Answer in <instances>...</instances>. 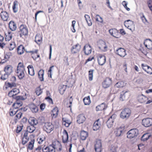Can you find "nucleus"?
I'll return each instance as SVG.
<instances>
[{
  "label": "nucleus",
  "instance_id": "f257e3e1",
  "mask_svg": "<svg viewBox=\"0 0 152 152\" xmlns=\"http://www.w3.org/2000/svg\"><path fill=\"white\" fill-rule=\"evenodd\" d=\"M16 72L19 79H22L24 77L26 70L25 66L23 62H20L18 64Z\"/></svg>",
  "mask_w": 152,
  "mask_h": 152
},
{
  "label": "nucleus",
  "instance_id": "f03ea898",
  "mask_svg": "<svg viewBox=\"0 0 152 152\" xmlns=\"http://www.w3.org/2000/svg\"><path fill=\"white\" fill-rule=\"evenodd\" d=\"M26 94H25V95L18 96L14 98V99L16 100L15 102L12 105V107L16 110L20 107L23 105L22 102L21 100H24L26 99Z\"/></svg>",
  "mask_w": 152,
  "mask_h": 152
},
{
  "label": "nucleus",
  "instance_id": "7ed1b4c3",
  "mask_svg": "<svg viewBox=\"0 0 152 152\" xmlns=\"http://www.w3.org/2000/svg\"><path fill=\"white\" fill-rule=\"evenodd\" d=\"M144 44L146 48L141 47L140 50L142 53L146 55L148 53V50H152V41L150 39H146L144 41Z\"/></svg>",
  "mask_w": 152,
  "mask_h": 152
},
{
  "label": "nucleus",
  "instance_id": "20e7f679",
  "mask_svg": "<svg viewBox=\"0 0 152 152\" xmlns=\"http://www.w3.org/2000/svg\"><path fill=\"white\" fill-rule=\"evenodd\" d=\"M18 34L21 38H23L28 34V29L26 25L22 24L19 27Z\"/></svg>",
  "mask_w": 152,
  "mask_h": 152
},
{
  "label": "nucleus",
  "instance_id": "39448f33",
  "mask_svg": "<svg viewBox=\"0 0 152 152\" xmlns=\"http://www.w3.org/2000/svg\"><path fill=\"white\" fill-rule=\"evenodd\" d=\"M131 113V110L129 108H124L123 110L120 113V117L123 119L128 118L130 116Z\"/></svg>",
  "mask_w": 152,
  "mask_h": 152
},
{
  "label": "nucleus",
  "instance_id": "423d86ee",
  "mask_svg": "<svg viewBox=\"0 0 152 152\" xmlns=\"http://www.w3.org/2000/svg\"><path fill=\"white\" fill-rule=\"evenodd\" d=\"M35 136L33 134H31L29 135L30 141L27 145V151L28 152V150H32L34 147V145L35 142Z\"/></svg>",
  "mask_w": 152,
  "mask_h": 152
},
{
  "label": "nucleus",
  "instance_id": "0eeeda50",
  "mask_svg": "<svg viewBox=\"0 0 152 152\" xmlns=\"http://www.w3.org/2000/svg\"><path fill=\"white\" fill-rule=\"evenodd\" d=\"M112 84V78L109 77H106L102 82V87L104 88H107L109 87Z\"/></svg>",
  "mask_w": 152,
  "mask_h": 152
},
{
  "label": "nucleus",
  "instance_id": "6e6552de",
  "mask_svg": "<svg viewBox=\"0 0 152 152\" xmlns=\"http://www.w3.org/2000/svg\"><path fill=\"white\" fill-rule=\"evenodd\" d=\"M124 25L132 32L134 31L135 25L133 21L129 20H125L124 22Z\"/></svg>",
  "mask_w": 152,
  "mask_h": 152
},
{
  "label": "nucleus",
  "instance_id": "1a4fd4ad",
  "mask_svg": "<svg viewBox=\"0 0 152 152\" xmlns=\"http://www.w3.org/2000/svg\"><path fill=\"white\" fill-rule=\"evenodd\" d=\"M43 129L48 133H50L54 129L53 125L50 122H46L43 126Z\"/></svg>",
  "mask_w": 152,
  "mask_h": 152
},
{
  "label": "nucleus",
  "instance_id": "9d476101",
  "mask_svg": "<svg viewBox=\"0 0 152 152\" xmlns=\"http://www.w3.org/2000/svg\"><path fill=\"white\" fill-rule=\"evenodd\" d=\"M138 133V131L136 129L130 130L127 133V137L132 139L136 137Z\"/></svg>",
  "mask_w": 152,
  "mask_h": 152
},
{
  "label": "nucleus",
  "instance_id": "9b49d317",
  "mask_svg": "<svg viewBox=\"0 0 152 152\" xmlns=\"http://www.w3.org/2000/svg\"><path fill=\"white\" fill-rule=\"evenodd\" d=\"M0 16L1 19L4 21H7L9 18V15L8 13L6 11H4L2 8H0Z\"/></svg>",
  "mask_w": 152,
  "mask_h": 152
},
{
  "label": "nucleus",
  "instance_id": "f8f14e48",
  "mask_svg": "<svg viewBox=\"0 0 152 152\" xmlns=\"http://www.w3.org/2000/svg\"><path fill=\"white\" fill-rule=\"evenodd\" d=\"M54 150L56 149L58 151H61L62 149V147L60 142L57 140L53 141L52 143Z\"/></svg>",
  "mask_w": 152,
  "mask_h": 152
},
{
  "label": "nucleus",
  "instance_id": "ddd939ff",
  "mask_svg": "<svg viewBox=\"0 0 152 152\" xmlns=\"http://www.w3.org/2000/svg\"><path fill=\"white\" fill-rule=\"evenodd\" d=\"M97 45L99 49L102 51L105 52L107 50V46L103 41L99 40L98 42Z\"/></svg>",
  "mask_w": 152,
  "mask_h": 152
},
{
  "label": "nucleus",
  "instance_id": "4468645a",
  "mask_svg": "<svg viewBox=\"0 0 152 152\" xmlns=\"http://www.w3.org/2000/svg\"><path fill=\"white\" fill-rule=\"evenodd\" d=\"M20 93V90L18 89L14 88L10 91L8 93V95L10 97H12L14 99V98L17 96V94Z\"/></svg>",
  "mask_w": 152,
  "mask_h": 152
},
{
  "label": "nucleus",
  "instance_id": "2eb2a0df",
  "mask_svg": "<svg viewBox=\"0 0 152 152\" xmlns=\"http://www.w3.org/2000/svg\"><path fill=\"white\" fill-rule=\"evenodd\" d=\"M115 116L116 115H113L108 119L106 122V124L108 128H110L113 127Z\"/></svg>",
  "mask_w": 152,
  "mask_h": 152
},
{
  "label": "nucleus",
  "instance_id": "dca6fc26",
  "mask_svg": "<svg viewBox=\"0 0 152 152\" xmlns=\"http://www.w3.org/2000/svg\"><path fill=\"white\" fill-rule=\"evenodd\" d=\"M142 124L145 127L150 126L152 124V118H147L143 119L142 121Z\"/></svg>",
  "mask_w": 152,
  "mask_h": 152
},
{
  "label": "nucleus",
  "instance_id": "f3484780",
  "mask_svg": "<svg viewBox=\"0 0 152 152\" xmlns=\"http://www.w3.org/2000/svg\"><path fill=\"white\" fill-rule=\"evenodd\" d=\"M95 150L96 152H101L102 151V145L101 141L100 140H97L94 145Z\"/></svg>",
  "mask_w": 152,
  "mask_h": 152
},
{
  "label": "nucleus",
  "instance_id": "a211bd4d",
  "mask_svg": "<svg viewBox=\"0 0 152 152\" xmlns=\"http://www.w3.org/2000/svg\"><path fill=\"white\" fill-rule=\"evenodd\" d=\"M97 61L99 65H103L106 62L105 56L102 54H99L97 56Z\"/></svg>",
  "mask_w": 152,
  "mask_h": 152
},
{
  "label": "nucleus",
  "instance_id": "6ab92c4d",
  "mask_svg": "<svg viewBox=\"0 0 152 152\" xmlns=\"http://www.w3.org/2000/svg\"><path fill=\"white\" fill-rule=\"evenodd\" d=\"M141 66L142 69L148 74H152V69L148 65L144 64H141Z\"/></svg>",
  "mask_w": 152,
  "mask_h": 152
},
{
  "label": "nucleus",
  "instance_id": "aec40b11",
  "mask_svg": "<svg viewBox=\"0 0 152 152\" xmlns=\"http://www.w3.org/2000/svg\"><path fill=\"white\" fill-rule=\"evenodd\" d=\"M38 50L36 49L34 50L30 51L28 53L30 54L31 57L34 60H36L37 58L40 57L38 53Z\"/></svg>",
  "mask_w": 152,
  "mask_h": 152
},
{
  "label": "nucleus",
  "instance_id": "412c9836",
  "mask_svg": "<svg viewBox=\"0 0 152 152\" xmlns=\"http://www.w3.org/2000/svg\"><path fill=\"white\" fill-rule=\"evenodd\" d=\"M116 53L122 57H124L126 55V50L122 48H119L117 49Z\"/></svg>",
  "mask_w": 152,
  "mask_h": 152
},
{
  "label": "nucleus",
  "instance_id": "4be33fe9",
  "mask_svg": "<svg viewBox=\"0 0 152 152\" xmlns=\"http://www.w3.org/2000/svg\"><path fill=\"white\" fill-rule=\"evenodd\" d=\"M110 34L114 37L119 38L120 37V33L115 28H112L109 31Z\"/></svg>",
  "mask_w": 152,
  "mask_h": 152
},
{
  "label": "nucleus",
  "instance_id": "5701e85b",
  "mask_svg": "<svg viewBox=\"0 0 152 152\" xmlns=\"http://www.w3.org/2000/svg\"><path fill=\"white\" fill-rule=\"evenodd\" d=\"M16 113L17 114L15 116L14 119L11 121L12 124H16L18 122V120L21 118L23 115L22 112L18 111Z\"/></svg>",
  "mask_w": 152,
  "mask_h": 152
},
{
  "label": "nucleus",
  "instance_id": "b1692460",
  "mask_svg": "<svg viewBox=\"0 0 152 152\" xmlns=\"http://www.w3.org/2000/svg\"><path fill=\"white\" fill-rule=\"evenodd\" d=\"M83 50L85 55H88L90 54L92 51V48L88 44L86 45L83 49Z\"/></svg>",
  "mask_w": 152,
  "mask_h": 152
},
{
  "label": "nucleus",
  "instance_id": "393cba45",
  "mask_svg": "<svg viewBox=\"0 0 152 152\" xmlns=\"http://www.w3.org/2000/svg\"><path fill=\"white\" fill-rule=\"evenodd\" d=\"M101 121L99 119L95 121L93 126V129L94 131L98 130L102 125Z\"/></svg>",
  "mask_w": 152,
  "mask_h": 152
},
{
  "label": "nucleus",
  "instance_id": "a878e982",
  "mask_svg": "<svg viewBox=\"0 0 152 152\" xmlns=\"http://www.w3.org/2000/svg\"><path fill=\"white\" fill-rule=\"evenodd\" d=\"M42 150L43 152H55V151L52 144L46 147L44 146Z\"/></svg>",
  "mask_w": 152,
  "mask_h": 152
},
{
  "label": "nucleus",
  "instance_id": "bb28decb",
  "mask_svg": "<svg viewBox=\"0 0 152 152\" xmlns=\"http://www.w3.org/2000/svg\"><path fill=\"white\" fill-rule=\"evenodd\" d=\"M28 133L27 132H25L22 138V143L23 145L27 143L28 141H30L29 137L28 136Z\"/></svg>",
  "mask_w": 152,
  "mask_h": 152
},
{
  "label": "nucleus",
  "instance_id": "cd10ccee",
  "mask_svg": "<svg viewBox=\"0 0 152 152\" xmlns=\"http://www.w3.org/2000/svg\"><path fill=\"white\" fill-rule=\"evenodd\" d=\"M59 112L58 109L57 107H55L51 111V116L52 118H55L57 117Z\"/></svg>",
  "mask_w": 152,
  "mask_h": 152
},
{
  "label": "nucleus",
  "instance_id": "c85d7f7f",
  "mask_svg": "<svg viewBox=\"0 0 152 152\" xmlns=\"http://www.w3.org/2000/svg\"><path fill=\"white\" fill-rule=\"evenodd\" d=\"M68 140V135L67 131L64 129L63 132L62 142L65 143L67 142Z\"/></svg>",
  "mask_w": 152,
  "mask_h": 152
},
{
  "label": "nucleus",
  "instance_id": "c756f323",
  "mask_svg": "<svg viewBox=\"0 0 152 152\" xmlns=\"http://www.w3.org/2000/svg\"><path fill=\"white\" fill-rule=\"evenodd\" d=\"M138 101L142 103H145L146 101L148 100V98L145 96L142 95L139 96L137 97Z\"/></svg>",
  "mask_w": 152,
  "mask_h": 152
},
{
  "label": "nucleus",
  "instance_id": "7c9ffc66",
  "mask_svg": "<svg viewBox=\"0 0 152 152\" xmlns=\"http://www.w3.org/2000/svg\"><path fill=\"white\" fill-rule=\"evenodd\" d=\"M26 51V49L24 46L22 45H19L17 48V51L19 55L23 54Z\"/></svg>",
  "mask_w": 152,
  "mask_h": 152
},
{
  "label": "nucleus",
  "instance_id": "2f4dec72",
  "mask_svg": "<svg viewBox=\"0 0 152 152\" xmlns=\"http://www.w3.org/2000/svg\"><path fill=\"white\" fill-rule=\"evenodd\" d=\"M124 129L122 127H120L117 128L115 132V133L117 137H119L121 135L124 133Z\"/></svg>",
  "mask_w": 152,
  "mask_h": 152
},
{
  "label": "nucleus",
  "instance_id": "473e14b6",
  "mask_svg": "<svg viewBox=\"0 0 152 152\" xmlns=\"http://www.w3.org/2000/svg\"><path fill=\"white\" fill-rule=\"evenodd\" d=\"M81 46L78 44L74 45L71 49V51L73 53H76L79 52Z\"/></svg>",
  "mask_w": 152,
  "mask_h": 152
},
{
  "label": "nucleus",
  "instance_id": "72a5a7b5",
  "mask_svg": "<svg viewBox=\"0 0 152 152\" xmlns=\"http://www.w3.org/2000/svg\"><path fill=\"white\" fill-rule=\"evenodd\" d=\"M107 105L105 103H103L97 106L96 108V111H102L106 109Z\"/></svg>",
  "mask_w": 152,
  "mask_h": 152
},
{
  "label": "nucleus",
  "instance_id": "f704fd0d",
  "mask_svg": "<svg viewBox=\"0 0 152 152\" xmlns=\"http://www.w3.org/2000/svg\"><path fill=\"white\" fill-rule=\"evenodd\" d=\"M86 118L83 114H81L77 117V122L79 124L83 123L86 120Z\"/></svg>",
  "mask_w": 152,
  "mask_h": 152
},
{
  "label": "nucleus",
  "instance_id": "c9c22d12",
  "mask_svg": "<svg viewBox=\"0 0 152 152\" xmlns=\"http://www.w3.org/2000/svg\"><path fill=\"white\" fill-rule=\"evenodd\" d=\"M88 136V133L87 132L84 131H81L80 134V137L81 139L82 140H86Z\"/></svg>",
  "mask_w": 152,
  "mask_h": 152
},
{
  "label": "nucleus",
  "instance_id": "e433bc0d",
  "mask_svg": "<svg viewBox=\"0 0 152 152\" xmlns=\"http://www.w3.org/2000/svg\"><path fill=\"white\" fill-rule=\"evenodd\" d=\"M7 46L10 50H12L15 48L16 46L15 43L14 41H11L7 43Z\"/></svg>",
  "mask_w": 152,
  "mask_h": 152
},
{
  "label": "nucleus",
  "instance_id": "4c0bfd02",
  "mask_svg": "<svg viewBox=\"0 0 152 152\" xmlns=\"http://www.w3.org/2000/svg\"><path fill=\"white\" fill-rule=\"evenodd\" d=\"M9 27L10 29L12 31H14L16 30L17 26L16 23L13 21H10L9 23Z\"/></svg>",
  "mask_w": 152,
  "mask_h": 152
},
{
  "label": "nucleus",
  "instance_id": "58836bf2",
  "mask_svg": "<svg viewBox=\"0 0 152 152\" xmlns=\"http://www.w3.org/2000/svg\"><path fill=\"white\" fill-rule=\"evenodd\" d=\"M12 66L11 65H7L4 67V71L6 73L9 75L12 72Z\"/></svg>",
  "mask_w": 152,
  "mask_h": 152
},
{
  "label": "nucleus",
  "instance_id": "ea45409f",
  "mask_svg": "<svg viewBox=\"0 0 152 152\" xmlns=\"http://www.w3.org/2000/svg\"><path fill=\"white\" fill-rule=\"evenodd\" d=\"M27 68L28 70V74L31 76L34 75L35 73L34 67L31 65H30L27 66Z\"/></svg>",
  "mask_w": 152,
  "mask_h": 152
},
{
  "label": "nucleus",
  "instance_id": "a19ab883",
  "mask_svg": "<svg viewBox=\"0 0 152 152\" xmlns=\"http://www.w3.org/2000/svg\"><path fill=\"white\" fill-rule=\"evenodd\" d=\"M44 70L42 69H40L38 72V77L39 80L41 81H44Z\"/></svg>",
  "mask_w": 152,
  "mask_h": 152
},
{
  "label": "nucleus",
  "instance_id": "79ce46f5",
  "mask_svg": "<svg viewBox=\"0 0 152 152\" xmlns=\"http://www.w3.org/2000/svg\"><path fill=\"white\" fill-rule=\"evenodd\" d=\"M4 86L5 88L7 89L9 88H12L13 87H15L16 86V84L15 83L6 82L5 83Z\"/></svg>",
  "mask_w": 152,
  "mask_h": 152
},
{
  "label": "nucleus",
  "instance_id": "37998d69",
  "mask_svg": "<svg viewBox=\"0 0 152 152\" xmlns=\"http://www.w3.org/2000/svg\"><path fill=\"white\" fill-rule=\"evenodd\" d=\"M30 108L33 113H36L38 112V108L34 104H31L29 106Z\"/></svg>",
  "mask_w": 152,
  "mask_h": 152
},
{
  "label": "nucleus",
  "instance_id": "c03bdc74",
  "mask_svg": "<svg viewBox=\"0 0 152 152\" xmlns=\"http://www.w3.org/2000/svg\"><path fill=\"white\" fill-rule=\"evenodd\" d=\"M28 122L31 125L33 126L36 125L38 123L37 120L34 117H31L29 119Z\"/></svg>",
  "mask_w": 152,
  "mask_h": 152
},
{
  "label": "nucleus",
  "instance_id": "a18cd8bd",
  "mask_svg": "<svg viewBox=\"0 0 152 152\" xmlns=\"http://www.w3.org/2000/svg\"><path fill=\"white\" fill-rule=\"evenodd\" d=\"M66 86L64 85H60L58 87V90L61 94H63L66 90Z\"/></svg>",
  "mask_w": 152,
  "mask_h": 152
},
{
  "label": "nucleus",
  "instance_id": "49530a36",
  "mask_svg": "<svg viewBox=\"0 0 152 152\" xmlns=\"http://www.w3.org/2000/svg\"><path fill=\"white\" fill-rule=\"evenodd\" d=\"M126 83L123 81H120L117 82L115 86L117 88H121L125 86Z\"/></svg>",
  "mask_w": 152,
  "mask_h": 152
},
{
  "label": "nucleus",
  "instance_id": "de8ad7c7",
  "mask_svg": "<svg viewBox=\"0 0 152 152\" xmlns=\"http://www.w3.org/2000/svg\"><path fill=\"white\" fill-rule=\"evenodd\" d=\"M62 124L66 127H68L71 123V121L66 118H62Z\"/></svg>",
  "mask_w": 152,
  "mask_h": 152
},
{
  "label": "nucleus",
  "instance_id": "09e8293b",
  "mask_svg": "<svg viewBox=\"0 0 152 152\" xmlns=\"http://www.w3.org/2000/svg\"><path fill=\"white\" fill-rule=\"evenodd\" d=\"M18 2L17 1L15 0L13 2L12 8L14 13L16 12L18 10Z\"/></svg>",
  "mask_w": 152,
  "mask_h": 152
},
{
  "label": "nucleus",
  "instance_id": "8fccbe9b",
  "mask_svg": "<svg viewBox=\"0 0 152 152\" xmlns=\"http://www.w3.org/2000/svg\"><path fill=\"white\" fill-rule=\"evenodd\" d=\"M18 110H16L13 107L11 108L9 111V113L10 116H13L18 112Z\"/></svg>",
  "mask_w": 152,
  "mask_h": 152
},
{
  "label": "nucleus",
  "instance_id": "3c124183",
  "mask_svg": "<svg viewBox=\"0 0 152 152\" xmlns=\"http://www.w3.org/2000/svg\"><path fill=\"white\" fill-rule=\"evenodd\" d=\"M151 136V134L149 133H146L143 135L141 137V140L143 141H146L148 140Z\"/></svg>",
  "mask_w": 152,
  "mask_h": 152
},
{
  "label": "nucleus",
  "instance_id": "603ef678",
  "mask_svg": "<svg viewBox=\"0 0 152 152\" xmlns=\"http://www.w3.org/2000/svg\"><path fill=\"white\" fill-rule=\"evenodd\" d=\"M85 18L88 25L89 26H91L92 25V22L90 16L88 15H85Z\"/></svg>",
  "mask_w": 152,
  "mask_h": 152
},
{
  "label": "nucleus",
  "instance_id": "864d4df0",
  "mask_svg": "<svg viewBox=\"0 0 152 152\" xmlns=\"http://www.w3.org/2000/svg\"><path fill=\"white\" fill-rule=\"evenodd\" d=\"M35 130V128L33 125L28 126L27 128V130L25 132H27L28 133H32Z\"/></svg>",
  "mask_w": 152,
  "mask_h": 152
},
{
  "label": "nucleus",
  "instance_id": "5fc2aeb1",
  "mask_svg": "<svg viewBox=\"0 0 152 152\" xmlns=\"http://www.w3.org/2000/svg\"><path fill=\"white\" fill-rule=\"evenodd\" d=\"M127 92L124 91H122L120 94L119 99L120 100L123 101L126 98V94Z\"/></svg>",
  "mask_w": 152,
  "mask_h": 152
},
{
  "label": "nucleus",
  "instance_id": "6e6d98bb",
  "mask_svg": "<svg viewBox=\"0 0 152 152\" xmlns=\"http://www.w3.org/2000/svg\"><path fill=\"white\" fill-rule=\"evenodd\" d=\"M83 101L85 105H88L91 103L89 96L85 97L83 99Z\"/></svg>",
  "mask_w": 152,
  "mask_h": 152
},
{
  "label": "nucleus",
  "instance_id": "4d7b16f0",
  "mask_svg": "<svg viewBox=\"0 0 152 152\" xmlns=\"http://www.w3.org/2000/svg\"><path fill=\"white\" fill-rule=\"evenodd\" d=\"M42 38L41 35L40 34H37L35 37V41L38 43L39 42H40L42 41Z\"/></svg>",
  "mask_w": 152,
  "mask_h": 152
},
{
  "label": "nucleus",
  "instance_id": "13d9d810",
  "mask_svg": "<svg viewBox=\"0 0 152 152\" xmlns=\"http://www.w3.org/2000/svg\"><path fill=\"white\" fill-rule=\"evenodd\" d=\"M94 70L90 69L88 72V79L89 81H92L93 79V74Z\"/></svg>",
  "mask_w": 152,
  "mask_h": 152
},
{
  "label": "nucleus",
  "instance_id": "bf43d9fd",
  "mask_svg": "<svg viewBox=\"0 0 152 152\" xmlns=\"http://www.w3.org/2000/svg\"><path fill=\"white\" fill-rule=\"evenodd\" d=\"M35 92L37 96H39L42 93V90L40 87H37L35 89Z\"/></svg>",
  "mask_w": 152,
  "mask_h": 152
},
{
  "label": "nucleus",
  "instance_id": "052dcab7",
  "mask_svg": "<svg viewBox=\"0 0 152 152\" xmlns=\"http://www.w3.org/2000/svg\"><path fill=\"white\" fill-rule=\"evenodd\" d=\"M11 56V53L10 52H7L6 53L4 57V60L5 61H7L8 59L10 58V57Z\"/></svg>",
  "mask_w": 152,
  "mask_h": 152
},
{
  "label": "nucleus",
  "instance_id": "680f3d73",
  "mask_svg": "<svg viewBox=\"0 0 152 152\" xmlns=\"http://www.w3.org/2000/svg\"><path fill=\"white\" fill-rule=\"evenodd\" d=\"M12 37V35L10 33L8 32L7 34H6L5 39L6 41H9L11 39Z\"/></svg>",
  "mask_w": 152,
  "mask_h": 152
},
{
  "label": "nucleus",
  "instance_id": "e2e57ef3",
  "mask_svg": "<svg viewBox=\"0 0 152 152\" xmlns=\"http://www.w3.org/2000/svg\"><path fill=\"white\" fill-rule=\"evenodd\" d=\"M140 18L142 22L145 24H146L147 23H148L147 20L146 18L143 13H142V16L140 17Z\"/></svg>",
  "mask_w": 152,
  "mask_h": 152
},
{
  "label": "nucleus",
  "instance_id": "0e129e2a",
  "mask_svg": "<svg viewBox=\"0 0 152 152\" xmlns=\"http://www.w3.org/2000/svg\"><path fill=\"white\" fill-rule=\"evenodd\" d=\"M95 20L97 21H98L101 23L103 22V20L102 18H101L99 15H97L95 17Z\"/></svg>",
  "mask_w": 152,
  "mask_h": 152
},
{
  "label": "nucleus",
  "instance_id": "69168bd1",
  "mask_svg": "<svg viewBox=\"0 0 152 152\" xmlns=\"http://www.w3.org/2000/svg\"><path fill=\"white\" fill-rule=\"evenodd\" d=\"M45 137L44 136V137L42 138L41 137H39L37 139V140L38 141V143L39 144H42V142L45 141Z\"/></svg>",
  "mask_w": 152,
  "mask_h": 152
},
{
  "label": "nucleus",
  "instance_id": "338daca9",
  "mask_svg": "<svg viewBox=\"0 0 152 152\" xmlns=\"http://www.w3.org/2000/svg\"><path fill=\"white\" fill-rule=\"evenodd\" d=\"M23 126V125L18 126L17 128L16 129V132L17 133L20 132L22 129Z\"/></svg>",
  "mask_w": 152,
  "mask_h": 152
},
{
  "label": "nucleus",
  "instance_id": "774afa93",
  "mask_svg": "<svg viewBox=\"0 0 152 152\" xmlns=\"http://www.w3.org/2000/svg\"><path fill=\"white\" fill-rule=\"evenodd\" d=\"M8 75L9 74L6 73L1 76V79L3 80H6L8 78Z\"/></svg>",
  "mask_w": 152,
  "mask_h": 152
}]
</instances>
